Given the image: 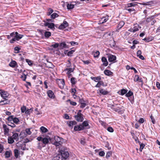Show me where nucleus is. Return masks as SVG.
Returning a JSON list of instances; mask_svg holds the SVG:
<instances>
[{
	"instance_id": "nucleus-61",
	"label": "nucleus",
	"mask_w": 160,
	"mask_h": 160,
	"mask_svg": "<svg viewBox=\"0 0 160 160\" xmlns=\"http://www.w3.org/2000/svg\"><path fill=\"white\" fill-rule=\"evenodd\" d=\"M4 147L3 145L0 144V153H2Z\"/></svg>"
},
{
	"instance_id": "nucleus-20",
	"label": "nucleus",
	"mask_w": 160,
	"mask_h": 160,
	"mask_svg": "<svg viewBox=\"0 0 160 160\" xmlns=\"http://www.w3.org/2000/svg\"><path fill=\"white\" fill-rule=\"evenodd\" d=\"M104 72V74L107 76H111L112 74V72L109 70H105Z\"/></svg>"
},
{
	"instance_id": "nucleus-41",
	"label": "nucleus",
	"mask_w": 160,
	"mask_h": 160,
	"mask_svg": "<svg viewBox=\"0 0 160 160\" xmlns=\"http://www.w3.org/2000/svg\"><path fill=\"white\" fill-rule=\"evenodd\" d=\"M81 124L82 125H83V127L84 128L85 127H87L89 126L88 122L87 121H84Z\"/></svg>"
},
{
	"instance_id": "nucleus-50",
	"label": "nucleus",
	"mask_w": 160,
	"mask_h": 160,
	"mask_svg": "<svg viewBox=\"0 0 160 160\" xmlns=\"http://www.w3.org/2000/svg\"><path fill=\"white\" fill-rule=\"evenodd\" d=\"M23 74L24 75V76H22L21 77V78L23 81H25L27 78V75H26L25 74V73H23Z\"/></svg>"
},
{
	"instance_id": "nucleus-15",
	"label": "nucleus",
	"mask_w": 160,
	"mask_h": 160,
	"mask_svg": "<svg viewBox=\"0 0 160 160\" xmlns=\"http://www.w3.org/2000/svg\"><path fill=\"white\" fill-rule=\"evenodd\" d=\"M48 96L50 98H54V94L51 90H48L47 92Z\"/></svg>"
},
{
	"instance_id": "nucleus-48",
	"label": "nucleus",
	"mask_w": 160,
	"mask_h": 160,
	"mask_svg": "<svg viewBox=\"0 0 160 160\" xmlns=\"http://www.w3.org/2000/svg\"><path fill=\"white\" fill-rule=\"evenodd\" d=\"M25 132L27 134L30 135L32 133L30 131V128H27L25 130Z\"/></svg>"
},
{
	"instance_id": "nucleus-64",
	"label": "nucleus",
	"mask_w": 160,
	"mask_h": 160,
	"mask_svg": "<svg viewBox=\"0 0 160 160\" xmlns=\"http://www.w3.org/2000/svg\"><path fill=\"white\" fill-rule=\"evenodd\" d=\"M99 155L101 156H103L105 155V152L103 151H101L99 152Z\"/></svg>"
},
{
	"instance_id": "nucleus-28",
	"label": "nucleus",
	"mask_w": 160,
	"mask_h": 160,
	"mask_svg": "<svg viewBox=\"0 0 160 160\" xmlns=\"http://www.w3.org/2000/svg\"><path fill=\"white\" fill-rule=\"evenodd\" d=\"M127 90L124 89H122L119 92L120 93V94L121 95H123L125 94H126L127 92Z\"/></svg>"
},
{
	"instance_id": "nucleus-63",
	"label": "nucleus",
	"mask_w": 160,
	"mask_h": 160,
	"mask_svg": "<svg viewBox=\"0 0 160 160\" xmlns=\"http://www.w3.org/2000/svg\"><path fill=\"white\" fill-rule=\"evenodd\" d=\"M8 125L9 126L11 127L12 128L15 127L16 126V125L14 124L9 122V123L8 124Z\"/></svg>"
},
{
	"instance_id": "nucleus-37",
	"label": "nucleus",
	"mask_w": 160,
	"mask_h": 160,
	"mask_svg": "<svg viewBox=\"0 0 160 160\" xmlns=\"http://www.w3.org/2000/svg\"><path fill=\"white\" fill-rule=\"evenodd\" d=\"M14 156L16 158H18L19 154L18 150L17 149H15L14 150Z\"/></svg>"
},
{
	"instance_id": "nucleus-19",
	"label": "nucleus",
	"mask_w": 160,
	"mask_h": 160,
	"mask_svg": "<svg viewBox=\"0 0 160 160\" xmlns=\"http://www.w3.org/2000/svg\"><path fill=\"white\" fill-rule=\"evenodd\" d=\"M91 78L95 82H98L101 79V78L100 77H91Z\"/></svg>"
},
{
	"instance_id": "nucleus-60",
	"label": "nucleus",
	"mask_w": 160,
	"mask_h": 160,
	"mask_svg": "<svg viewBox=\"0 0 160 160\" xmlns=\"http://www.w3.org/2000/svg\"><path fill=\"white\" fill-rule=\"evenodd\" d=\"M13 116H9L8 117V120L9 121H13Z\"/></svg>"
},
{
	"instance_id": "nucleus-10",
	"label": "nucleus",
	"mask_w": 160,
	"mask_h": 160,
	"mask_svg": "<svg viewBox=\"0 0 160 160\" xmlns=\"http://www.w3.org/2000/svg\"><path fill=\"white\" fill-rule=\"evenodd\" d=\"M85 128L83 127V125L81 124L79 125L75 126L74 130L75 131H80L84 129Z\"/></svg>"
},
{
	"instance_id": "nucleus-43",
	"label": "nucleus",
	"mask_w": 160,
	"mask_h": 160,
	"mask_svg": "<svg viewBox=\"0 0 160 160\" xmlns=\"http://www.w3.org/2000/svg\"><path fill=\"white\" fill-rule=\"evenodd\" d=\"M67 102H69L70 104L74 106H76L77 105V103L76 102L72 101L70 99L68 100L67 101Z\"/></svg>"
},
{
	"instance_id": "nucleus-24",
	"label": "nucleus",
	"mask_w": 160,
	"mask_h": 160,
	"mask_svg": "<svg viewBox=\"0 0 160 160\" xmlns=\"http://www.w3.org/2000/svg\"><path fill=\"white\" fill-rule=\"evenodd\" d=\"M12 152L11 151H6L5 153V158H9Z\"/></svg>"
},
{
	"instance_id": "nucleus-56",
	"label": "nucleus",
	"mask_w": 160,
	"mask_h": 160,
	"mask_svg": "<svg viewBox=\"0 0 160 160\" xmlns=\"http://www.w3.org/2000/svg\"><path fill=\"white\" fill-rule=\"evenodd\" d=\"M26 62L28 63V64L30 66L32 65V63L31 62V61L28 59H26Z\"/></svg>"
},
{
	"instance_id": "nucleus-23",
	"label": "nucleus",
	"mask_w": 160,
	"mask_h": 160,
	"mask_svg": "<svg viewBox=\"0 0 160 160\" xmlns=\"http://www.w3.org/2000/svg\"><path fill=\"white\" fill-rule=\"evenodd\" d=\"M45 147V145L42 142H38L37 146L38 149L41 150L42 148Z\"/></svg>"
},
{
	"instance_id": "nucleus-29",
	"label": "nucleus",
	"mask_w": 160,
	"mask_h": 160,
	"mask_svg": "<svg viewBox=\"0 0 160 160\" xmlns=\"http://www.w3.org/2000/svg\"><path fill=\"white\" fill-rule=\"evenodd\" d=\"M14 142V139L11 136L8 138V142L9 144H12Z\"/></svg>"
},
{
	"instance_id": "nucleus-14",
	"label": "nucleus",
	"mask_w": 160,
	"mask_h": 160,
	"mask_svg": "<svg viewBox=\"0 0 160 160\" xmlns=\"http://www.w3.org/2000/svg\"><path fill=\"white\" fill-rule=\"evenodd\" d=\"M2 127L4 129V134L5 135H7L8 134L9 132V128L8 126L5 124L2 125Z\"/></svg>"
},
{
	"instance_id": "nucleus-21",
	"label": "nucleus",
	"mask_w": 160,
	"mask_h": 160,
	"mask_svg": "<svg viewBox=\"0 0 160 160\" xmlns=\"http://www.w3.org/2000/svg\"><path fill=\"white\" fill-rule=\"evenodd\" d=\"M155 17L154 15L151 16L150 17L147 18L146 21L147 23H149L150 22L152 21V20L154 19Z\"/></svg>"
},
{
	"instance_id": "nucleus-35",
	"label": "nucleus",
	"mask_w": 160,
	"mask_h": 160,
	"mask_svg": "<svg viewBox=\"0 0 160 160\" xmlns=\"http://www.w3.org/2000/svg\"><path fill=\"white\" fill-rule=\"evenodd\" d=\"M92 54L93 55L94 57L96 58L98 57L100 54V52L98 51H97L96 52H92Z\"/></svg>"
},
{
	"instance_id": "nucleus-12",
	"label": "nucleus",
	"mask_w": 160,
	"mask_h": 160,
	"mask_svg": "<svg viewBox=\"0 0 160 160\" xmlns=\"http://www.w3.org/2000/svg\"><path fill=\"white\" fill-rule=\"evenodd\" d=\"M116 57L113 55H109L108 56V60L109 62H113L116 60Z\"/></svg>"
},
{
	"instance_id": "nucleus-4",
	"label": "nucleus",
	"mask_w": 160,
	"mask_h": 160,
	"mask_svg": "<svg viewBox=\"0 0 160 160\" xmlns=\"http://www.w3.org/2000/svg\"><path fill=\"white\" fill-rule=\"evenodd\" d=\"M23 35L18 33L17 32H16L15 38H13L10 41V43H13L14 42L16 41H18L19 39L22 38Z\"/></svg>"
},
{
	"instance_id": "nucleus-32",
	"label": "nucleus",
	"mask_w": 160,
	"mask_h": 160,
	"mask_svg": "<svg viewBox=\"0 0 160 160\" xmlns=\"http://www.w3.org/2000/svg\"><path fill=\"white\" fill-rule=\"evenodd\" d=\"M40 129L42 133H46L48 131V130L45 127H44L43 126H42L40 128Z\"/></svg>"
},
{
	"instance_id": "nucleus-17",
	"label": "nucleus",
	"mask_w": 160,
	"mask_h": 160,
	"mask_svg": "<svg viewBox=\"0 0 160 160\" xmlns=\"http://www.w3.org/2000/svg\"><path fill=\"white\" fill-rule=\"evenodd\" d=\"M12 138L16 141H18V134L15 132L13 134L12 136Z\"/></svg>"
},
{
	"instance_id": "nucleus-39",
	"label": "nucleus",
	"mask_w": 160,
	"mask_h": 160,
	"mask_svg": "<svg viewBox=\"0 0 160 160\" xmlns=\"http://www.w3.org/2000/svg\"><path fill=\"white\" fill-rule=\"evenodd\" d=\"M58 16V15L56 13H53L51 15V18L52 19H54Z\"/></svg>"
},
{
	"instance_id": "nucleus-53",
	"label": "nucleus",
	"mask_w": 160,
	"mask_h": 160,
	"mask_svg": "<svg viewBox=\"0 0 160 160\" xmlns=\"http://www.w3.org/2000/svg\"><path fill=\"white\" fill-rule=\"evenodd\" d=\"M48 13H47V15L48 16L50 15L53 12V10L51 8H49L48 9Z\"/></svg>"
},
{
	"instance_id": "nucleus-27",
	"label": "nucleus",
	"mask_w": 160,
	"mask_h": 160,
	"mask_svg": "<svg viewBox=\"0 0 160 160\" xmlns=\"http://www.w3.org/2000/svg\"><path fill=\"white\" fill-rule=\"evenodd\" d=\"M17 63L15 61H11L9 64V65L10 67L12 68H14L15 67Z\"/></svg>"
},
{
	"instance_id": "nucleus-57",
	"label": "nucleus",
	"mask_w": 160,
	"mask_h": 160,
	"mask_svg": "<svg viewBox=\"0 0 160 160\" xmlns=\"http://www.w3.org/2000/svg\"><path fill=\"white\" fill-rule=\"evenodd\" d=\"M16 34V32H13L11 33L10 35L11 37L13 38H15V35Z\"/></svg>"
},
{
	"instance_id": "nucleus-11",
	"label": "nucleus",
	"mask_w": 160,
	"mask_h": 160,
	"mask_svg": "<svg viewBox=\"0 0 160 160\" xmlns=\"http://www.w3.org/2000/svg\"><path fill=\"white\" fill-rule=\"evenodd\" d=\"M68 24L67 21H64L61 24L59 27V29H64L67 27Z\"/></svg>"
},
{
	"instance_id": "nucleus-3",
	"label": "nucleus",
	"mask_w": 160,
	"mask_h": 160,
	"mask_svg": "<svg viewBox=\"0 0 160 160\" xmlns=\"http://www.w3.org/2000/svg\"><path fill=\"white\" fill-rule=\"evenodd\" d=\"M81 111L79 110L77 115L74 116L75 119L78 122H82L84 120L83 115L81 113Z\"/></svg>"
},
{
	"instance_id": "nucleus-26",
	"label": "nucleus",
	"mask_w": 160,
	"mask_h": 160,
	"mask_svg": "<svg viewBox=\"0 0 160 160\" xmlns=\"http://www.w3.org/2000/svg\"><path fill=\"white\" fill-rule=\"evenodd\" d=\"M103 95H106L108 93V92L103 89L98 90Z\"/></svg>"
},
{
	"instance_id": "nucleus-18",
	"label": "nucleus",
	"mask_w": 160,
	"mask_h": 160,
	"mask_svg": "<svg viewBox=\"0 0 160 160\" xmlns=\"http://www.w3.org/2000/svg\"><path fill=\"white\" fill-rule=\"evenodd\" d=\"M102 61L103 62V65L105 66H106L108 65V62L107 59L104 57H102Z\"/></svg>"
},
{
	"instance_id": "nucleus-9",
	"label": "nucleus",
	"mask_w": 160,
	"mask_h": 160,
	"mask_svg": "<svg viewBox=\"0 0 160 160\" xmlns=\"http://www.w3.org/2000/svg\"><path fill=\"white\" fill-rule=\"evenodd\" d=\"M108 19V16H106L100 18L99 22L100 23H104L106 22Z\"/></svg>"
},
{
	"instance_id": "nucleus-59",
	"label": "nucleus",
	"mask_w": 160,
	"mask_h": 160,
	"mask_svg": "<svg viewBox=\"0 0 160 160\" xmlns=\"http://www.w3.org/2000/svg\"><path fill=\"white\" fill-rule=\"evenodd\" d=\"M74 52V50H72L68 52L67 55L68 56H71Z\"/></svg>"
},
{
	"instance_id": "nucleus-1",
	"label": "nucleus",
	"mask_w": 160,
	"mask_h": 160,
	"mask_svg": "<svg viewBox=\"0 0 160 160\" xmlns=\"http://www.w3.org/2000/svg\"><path fill=\"white\" fill-rule=\"evenodd\" d=\"M69 156L67 149L61 148L59 149L58 153L53 158V160H66Z\"/></svg>"
},
{
	"instance_id": "nucleus-2",
	"label": "nucleus",
	"mask_w": 160,
	"mask_h": 160,
	"mask_svg": "<svg viewBox=\"0 0 160 160\" xmlns=\"http://www.w3.org/2000/svg\"><path fill=\"white\" fill-rule=\"evenodd\" d=\"M50 142L56 146H58L61 145L62 144L63 141V139L58 136H55L54 137V139L49 138Z\"/></svg>"
},
{
	"instance_id": "nucleus-42",
	"label": "nucleus",
	"mask_w": 160,
	"mask_h": 160,
	"mask_svg": "<svg viewBox=\"0 0 160 160\" xmlns=\"http://www.w3.org/2000/svg\"><path fill=\"white\" fill-rule=\"evenodd\" d=\"M67 8L68 9H72L74 8V5L71 4H68L67 5Z\"/></svg>"
},
{
	"instance_id": "nucleus-8",
	"label": "nucleus",
	"mask_w": 160,
	"mask_h": 160,
	"mask_svg": "<svg viewBox=\"0 0 160 160\" xmlns=\"http://www.w3.org/2000/svg\"><path fill=\"white\" fill-rule=\"evenodd\" d=\"M44 25L45 26H48V28L51 29H54V24L52 23H50L49 22H46V21H44Z\"/></svg>"
},
{
	"instance_id": "nucleus-62",
	"label": "nucleus",
	"mask_w": 160,
	"mask_h": 160,
	"mask_svg": "<svg viewBox=\"0 0 160 160\" xmlns=\"http://www.w3.org/2000/svg\"><path fill=\"white\" fill-rule=\"evenodd\" d=\"M144 122V120L143 118H141L138 120V122L140 123H142Z\"/></svg>"
},
{
	"instance_id": "nucleus-34",
	"label": "nucleus",
	"mask_w": 160,
	"mask_h": 160,
	"mask_svg": "<svg viewBox=\"0 0 160 160\" xmlns=\"http://www.w3.org/2000/svg\"><path fill=\"white\" fill-rule=\"evenodd\" d=\"M116 106V105H114L113 104H108V107L113 109L115 111H117L118 110L115 108V107Z\"/></svg>"
},
{
	"instance_id": "nucleus-6",
	"label": "nucleus",
	"mask_w": 160,
	"mask_h": 160,
	"mask_svg": "<svg viewBox=\"0 0 160 160\" xmlns=\"http://www.w3.org/2000/svg\"><path fill=\"white\" fill-rule=\"evenodd\" d=\"M0 94L2 97L5 99H6L9 95L8 92L1 89H0Z\"/></svg>"
},
{
	"instance_id": "nucleus-16",
	"label": "nucleus",
	"mask_w": 160,
	"mask_h": 160,
	"mask_svg": "<svg viewBox=\"0 0 160 160\" xmlns=\"http://www.w3.org/2000/svg\"><path fill=\"white\" fill-rule=\"evenodd\" d=\"M59 48L60 49H63L64 48H68V47L66 43L63 42L60 44Z\"/></svg>"
},
{
	"instance_id": "nucleus-47",
	"label": "nucleus",
	"mask_w": 160,
	"mask_h": 160,
	"mask_svg": "<svg viewBox=\"0 0 160 160\" xmlns=\"http://www.w3.org/2000/svg\"><path fill=\"white\" fill-rule=\"evenodd\" d=\"M112 155V152L111 151L108 152L106 155V157L107 158H108Z\"/></svg>"
},
{
	"instance_id": "nucleus-49",
	"label": "nucleus",
	"mask_w": 160,
	"mask_h": 160,
	"mask_svg": "<svg viewBox=\"0 0 160 160\" xmlns=\"http://www.w3.org/2000/svg\"><path fill=\"white\" fill-rule=\"evenodd\" d=\"M107 129L108 132H113V129L112 127H108Z\"/></svg>"
},
{
	"instance_id": "nucleus-13",
	"label": "nucleus",
	"mask_w": 160,
	"mask_h": 160,
	"mask_svg": "<svg viewBox=\"0 0 160 160\" xmlns=\"http://www.w3.org/2000/svg\"><path fill=\"white\" fill-rule=\"evenodd\" d=\"M124 24L125 23L123 21H121L120 22L117 26V29H116V31L118 32L119 30L124 26Z\"/></svg>"
},
{
	"instance_id": "nucleus-52",
	"label": "nucleus",
	"mask_w": 160,
	"mask_h": 160,
	"mask_svg": "<svg viewBox=\"0 0 160 160\" xmlns=\"http://www.w3.org/2000/svg\"><path fill=\"white\" fill-rule=\"evenodd\" d=\"M20 49L18 47H16L14 48V51H16L15 52L16 53H18L19 52V50Z\"/></svg>"
},
{
	"instance_id": "nucleus-36",
	"label": "nucleus",
	"mask_w": 160,
	"mask_h": 160,
	"mask_svg": "<svg viewBox=\"0 0 160 160\" xmlns=\"http://www.w3.org/2000/svg\"><path fill=\"white\" fill-rule=\"evenodd\" d=\"M133 94V92L131 91H129L128 93H126L125 96L128 97H130L132 96Z\"/></svg>"
},
{
	"instance_id": "nucleus-58",
	"label": "nucleus",
	"mask_w": 160,
	"mask_h": 160,
	"mask_svg": "<svg viewBox=\"0 0 160 160\" xmlns=\"http://www.w3.org/2000/svg\"><path fill=\"white\" fill-rule=\"evenodd\" d=\"M151 119L152 120V123L154 124L155 123V120L154 118V117L153 116H152V115H151L150 116Z\"/></svg>"
},
{
	"instance_id": "nucleus-45",
	"label": "nucleus",
	"mask_w": 160,
	"mask_h": 160,
	"mask_svg": "<svg viewBox=\"0 0 160 160\" xmlns=\"http://www.w3.org/2000/svg\"><path fill=\"white\" fill-rule=\"evenodd\" d=\"M137 4L134 3H131L127 4V7L128 8L132 7H134Z\"/></svg>"
},
{
	"instance_id": "nucleus-46",
	"label": "nucleus",
	"mask_w": 160,
	"mask_h": 160,
	"mask_svg": "<svg viewBox=\"0 0 160 160\" xmlns=\"http://www.w3.org/2000/svg\"><path fill=\"white\" fill-rule=\"evenodd\" d=\"M51 35V33L50 32H45V37L48 38Z\"/></svg>"
},
{
	"instance_id": "nucleus-31",
	"label": "nucleus",
	"mask_w": 160,
	"mask_h": 160,
	"mask_svg": "<svg viewBox=\"0 0 160 160\" xmlns=\"http://www.w3.org/2000/svg\"><path fill=\"white\" fill-rule=\"evenodd\" d=\"M154 3L152 1L146 2H143L141 4L145 5H152Z\"/></svg>"
},
{
	"instance_id": "nucleus-55",
	"label": "nucleus",
	"mask_w": 160,
	"mask_h": 160,
	"mask_svg": "<svg viewBox=\"0 0 160 160\" xmlns=\"http://www.w3.org/2000/svg\"><path fill=\"white\" fill-rule=\"evenodd\" d=\"M138 27V26H135L133 28L134 32L139 30Z\"/></svg>"
},
{
	"instance_id": "nucleus-51",
	"label": "nucleus",
	"mask_w": 160,
	"mask_h": 160,
	"mask_svg": "<svg viewBox=\"0 0 160 160\" xmlns=\"http://www.w3.org/2000/svg\"><path fill=\"white\" fill-rule=\"evenodd\" d=\"M19 121V120L18 118H13V121L14 122L16 123H17Z\"/></svg>"
},
{
	"instance_id": "nucleus-44",
	"label": "nucleus",
	"mask_w": 160,
	"mask_h": 160,
	"mask_svg": "<svg viewBox=\"0 0 160 160\" xmlns=\"http://www.w3.org/2000/svg\"><path fill=\"white\" fill-rule=\"evenodd\" d=\"M73 69L72 68H67L66 69V70L68 71V73L70 74V73L73 71Z\"/></svg>"
},
{
	"instance_id": "nucleus-54",
	"label": "nucleus",
	"mask_w": 160,
	"mask_h": 160,
	"mask_svg": "<svg viewBox=\"0 0 160 160\" xmlns=\"http://www.w3.org/2000/svg\"><path fill=\"white\" fill-rule=\"evenodd\" d=\"M21 111L22 112H25L26 110V108L25 106H23L21 108Z\"/></svg>"
},
{
	"instance_id": "nucleus-40",
	"label": "nucleus",
	"mask_w": 160,
	"mask_h": 160,
	"mask_svg": "<svg viewBox=\"0 0 160 160\" xmlns=\"http://www.w3.org/2000/svg\"><path fill=\"white\" fill-rule=\"evenodd\" d=\"M46 67H48L49 68H52L54 67V66L51 63L49 62V63L46 64Z\"/></svg>"
},
{
	"instance_id": "nucleus-7",
	"label": "nucleus",
	"mask_w": 160,
	"mask_h": 160,
	"mask_svg": "<svg viewBox=\"0 0 160 160\" xmlns=\"http://www.w3.org/2000/svg\"><path fill=\"white\" fill-rule=\"evenodd\" d=\"M57 82L59 87L61 88H64L65 85V82L64 79H59L58 80Z\"/></svg>"
},
{
	"instance_id": "nucleus-33",
	"label": "nucleus",
	"mask_w": 160,
	"mask_h": 160,
	"mask_svg": "<svg viewBox=\"0 0 160 160\" xmlns=\"http://www.w3.org/2000/svg\"><path fill=\"white\" fill-rule=\"evenodd\" d=\"M9 103V101H7L6 100H3L0 101V105H3L6 104H8Z\"/></svg>"
},
{
	"instance_id": "nucleus-38",
	"label": "nucleus",
	"mask_w": 160,
	"mask_h": 160,
	"mask_svg": "<svg viewBox=\"0 0 160 160\" xmlns=\"http://www.w3.org/2000/svg\"><path fill=\"white\" fill-rule=\"evenodd\" d=\"M77 82L76 79L73 77H72L71 78V82L72 84H75Z\"/></svg>"
},
{
	"instance_id": "nucleus-25",
	"label": "nucleus",
	"mask_w": 160,
	"mask_h": 160,
	"mask_svg": "<svg viewBox=\"0 0 160 160\" xmlns=\"http://www.w3.org/2000/svg\"><path fill=\"white\" fill-rule=\"evenodd\" d=\"M101 85L103 86L104 85V82L102 81H99L98 82V83L95 86V87H97V88H99Z\"/></svg>"
},
{
	"instance_id": "nucleus-30",
	"label": "nucleus",
	"mask_w": 160,
	"mask_h": 160,
	"mask_svg": "<svg viewBox=\"0 0 160 160\" xmlns=\"http://www.w3.org/2000/svg\"><path fill=\"white\" fill-rule=\"evenodd\" d=\"M134 81L135 82L138 81L139 82H142V80L141 78H139V76L138 75H135L134 78Z\"/></svg>"
},
{
	"instance_id": "nucleus-22",
	"label": "nucleus",
	"mask_w": 160,
	"mask_h": 160,
	"mask_svg": "<svg viewBox=\"0 0 160 160\" xmlns=\"http://www.w3.org/2000/svg\"><path fill=\"white\" fill-rule=\"evenodd\" d=\"M77 124V122L75 121H70L68 124L69 126L72 128L73 125H75Z\"/></svg>"
},
{
	"instance_id": "nucleus-5",
	"label": "nucleus",
	"mask_w": 160,
	"mask_h": 160,
	"mask_svg": "<svg viewBox=\"0 0 160 160\" xmlns=\"http://www.w3.org/2000/svg\"><path fill=\"white\" fill-rule=\"evenodd\" d=\"M37 139L38 141H41L45 146L47 144H48L49 142V141H50L49 138H48L46 137L42 138L41 137H38Z\"/></svg>"
}]
</instances>
